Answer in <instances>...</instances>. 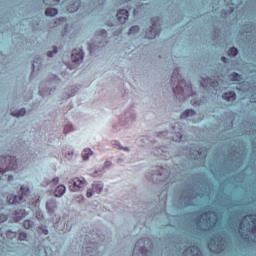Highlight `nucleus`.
Masks as SVG:
<instances>
[{
  "label": "nucleus",
  "instance_id": "obj_36",
  "mask_svg": "<svg viewBox=\"0 0 256 256\" xmlns=\"http://www.w3.org/2000/svg\"><path fill=\"white\" fill-rule=\"evenodd\" d=\"M44 235H49V230H44Z\"/></svg>",
  "mask_w": 256,
  "mask_h": 256
},
{
  "label": "nucleus",
  "instance_id": "obj_27",
  "mask_svg": "<svg viewBox=\"0 0 256 256\" xmlns=\"http://www.w3.org/2000/svg\"><path fill=\"white\" fill-rule=\"evenodd\" d=\"M5 221H7V215L0 214V223H5Z\"/></svg>",
  "mask_w": 256,
  "mask_h": 256
},
{
  "label": "nucleus",
  "instance_id": "obj_30",
  "mask_svg": "<svg viewBox=\"0 0 256 256\" xmlns=\"http://www.w3.org/2000/svg\"><path fill=\"white\" fill-rule=\"evenodd\" d=\"M176 137H177L176 141H181L183 136L181 135V132H177Z\"/></svg>",
  "mask_w": 256,
  "mask_h": 256
},
{
  "label": "nucleus",
  "instance_id": "obj_35",
  "mask_svg": "<svg viewBox=\"0 0 256 256\" xmlns=\"http://www.w3.org/2000/svg\"><path fill=\"white\" fill-rule=\"evenodd\" d=\"M175 72L177 73L176 79H179L181 77V75H179V70H175Z\"/></svg>",
  "mask_w": 256,
  "mask_h": 256
},
{
  "label": "nucleus",
  "instance_id": "obj_10",
  "mask_svg": "<svg viewBox=\"0 0 256 256\" xmlns=\"http://www.w3.org/2000/svg\"><path fill=\"white\" fill-rule=\"evenodd\" d=\"M117 19L119 23L123 25V23H126L127 19H129V11L122 9L118 11L117 13Z\"/></svg>",
  "mask_w": 256,
  "mask_h": 256
},
{
  "label": "nucleus",
  "instance_id": "obj_16",
  "mask_svg": "<svg viewBox=\"0 0 256 256\" xmlns=\"http://www.w3.org/2000/svg\"><path fill=\"white\" fill-rule=\"evenodd\" d=\"M57 13H59V10L55 8H47L45 11V15H47V17H55Z\"/></svg>",
  "mask_w": 256,
  "mask_h": 256
},
{
  "label": "nucleus",
  "instance_id": "obj_14",
  "mask_svg": "<svg viewBox=\"0 0 256 256\" xmlns=\"http://www.w3.org/2000/svg\"><path fill=\"white\" fill-rule=\"evenodd\" d=\"M194 115H195V110H193V109H188V110L184 111V112L181 114L180 118H181V119H187V117H194Z\"/></svg>",
  "mask_w": 256,
  "mask_h": 256
},
{
  "label": "nucleus",
  "instance_id": "obj_1",
  "mask_svg": "<svg viewBox=\"0 0 256 256\" xmlns=\"http://www.w3.org/2000/svg\"><path fill=\"white\" fill-rule=\"evenodd\" d=\"M0 179H7V181H13V176L12 175H7V171H15L17 169V158L13 156H1L0 157Z\"/></svg>",
  "mask_w": 256,
  "mask_h": 256
},
{
  "label": "nucleus",
  "instance_id": "obj_28",
  "mask_svg": "<svg viewBox=\"0 0 256 256\" xmlns=\"http://www.w3.org/2000/svg\"><path fill=\"white\" fill-rule=\"evenodd\" d=\"M69 131H73V126H65L64 133H69Z\"/></svg>",
  "mask_w": 256,
  "mask_h": 256
},
{
  "label": "nucleus",
  "instance_id": "obj_34",
  "mask_svg": "<svg viewBox=\"0 0 256 256\" xmlns=\"http://www.w3.org/2000/svg\"><path fill=\"white\" fill-rule=\"evenodd\" d=\"M101 35H102V37H107V31L106 30H102L101 31Z\"/></svg>",
  "mask_w": 256,
  "mask_h": 256
},
{
  "label": "nucleus",
  "instance_id": "obj_23",
  "mask_svg": "<svg viewBox=\"0 0 256 256\" xmlns=\"http://www.w3.org/2000/svg\"><path fill=\"white\" fill-rule=\"evenodd\" d=\"M18 239H19L20 241H25V240L27 239V233H25V232H20V233H19V236H18Z\"/></svg>",
  "mask_w": 256,
  "mask_h": 256
},
{
  "label": "nucleus",
  "instance_id": "obj_37",
  "mask_svg": "<svg viewBox=\"0 0 256 256\" xmlns=\"http://www.w3.org/2000/svg\"><path fill=\"white\" fill-rule=\"evenodd\" d=\"M221 60H222L223 62H225V56H222V57H221Z\"/></svg>",
  "mask_w": 256,
  "mask_h": 256
},
{
  "label": "nucleus",
  "instance_id": "obj_18",
  "mask_svg": "<svg viewBox=\"0 0 256 256\" xmlns=\"http://www.w3.org/2000/svg\"><path fill=\"white\" fill-rule=\"evenodd\" d=\"M25 113H27V110H25V108H22V109H20L18 112H12L11 113V115L13 116V117H23V116H25Z\"/></svg>",
  "mask_w": 256,
  "mask_h": 256
},
{
  "label": "nucleus",
  "instance_id": "obj_11",
  "mask_svg": "<svg viewBox=\"0 0 256 256\" xmlns=\"http://www.w3.org/2000/svg\"><path fill=\"white\" fill-rule=\"evenodd\" d=\"M46 209L48 213H54L55 209H57V202L55 200H49L46 202Z\"/></svg>",
  "mask_w": 256,
  "mask_h": 256
},
{
  "label": "nucleus",
  "instance_id": "obj_6",
  "mask_svg": "<svg viewBox=\"0 0 256 256\" xmlns=\"http://www.w3.org/2000/svg\"><path fill=\"white\" fill-rule=\"evenodd\" d=\"M85 185H87V180L83 177H75L69 181V189L74 192L81 191V189H84Z\"/></svg>",
  "mask_w": 256,
  "mask_h": 256
},
{
  "label": "nucleus",
  "instance_id": "obj_33",
  "mask_svg": "<svg viewBox=\"0 0 256 256\" xmlns=\"http://www.w3.org/2000/svg\"><path fill=\"white\" fill-rule=\"evenodd\" d=\"M65 21H67L66 18H60V19H58V23H59V24L65 23Z\"/></svg>",
  "mask_w": 256,
  "mask_h": 256
},
{
  "label": "nucleus",
  "instance_id": "obj_26",
  "mask_svg": "<svg viewBox=\"0 0 256 256\" xmlns=\"http://www.w3.org/2000/svg\"><path fill=\"white\" fill-rule=\"evenodd\" d=\"M55 54H57V47H54L52 52L49 51V52L47 53V56H48V57H53V55H55Z\"/></svg>",
  "mask_w": 256,
  "mask_h": 256
},
{
  "label": "nucleus",
  "instance_id": "obj_19",
  "mask_svg": "<svg viewBox=\"0 0 256 256\" xmlns=\"http://www.w3.org/2000/svg\"><path fill=\"white\" fill-rule=\"evenodd\" d=\"M235 97H237V95L235 94V92H230V93H225V99L226 101H229V99H235Z\"/></svg>",
  "mask_w": 256,
  "mask_h": 256
},
{
  "label": "nucleus",
  "instance_id": "obj_25",
  "mask_svg": "<svg viewBox=\"0 0 256 256\" xmlns=\"http://www.w3.org/2000/svg\"><path fill=\"white\" fill-rule=\"evenodd\" d=\"M45 5H53V3H59L60 0H43Z\"/></svg>",
  "mask_w": 256,
  "mask_h": 256
},
{
  "label": "nucleus",
  "instance_id": "obj_2",
  "mask_svg": "<svg viewBox=\"0 0 256 256\" xmlns=\"http://www.w3.org/2000/svg\"><path fill=\"white\" fill-rule=\"evenodd\" d=\"M240 231H247L256 235V214L244 216L239 224Z\"/></svg>",
  "mask_w": 256,
  "mask_h": 256
},
{
  "label": "nucleus",
  "instance_id": "obj_7",
  "mask_svg": "<svg viewBox=\"0 0 256 256\" xmlns=\"http://www.w3.org/2000/svg\"><path fill=\"white\" fill-rule=\"evenodd\" d=\"M200 85L204 89H214L215 91H219V82L213 81V78L202 79V81L200 82Z\"/></svg>",
  "mask_w": 256,
  "mask_h": 256
},
{
  "label": "nucleus",
  "instance_id": "obj_3",
  "mask_svg": "<svg viewBox=\"0 0 256 256\" xmlns=\"http://www.w3.org/2000/svg\"><path fill=\"white\" fill-rule=\"evenodd\" d=\"M20 196H15L13 194H10L7 196L9 205H17L24 203V201H27V198L29 197V194L31 191H29V187L27 186H21L20 188Z\"/></svg>",
  "mask_w": 256,
  "mask_h": 256
},
{
  "label": "nucleus",
  "instance_id": "obj_21",
  "mask_svg": "<svg viewBox=\"0 0 256 256\" xmlns=\"http://www.w3.org/2000/svg\"><path fill=\"white\" fill-rule=\"evenodd\" d=\"M139 31V26H132L129 30V35H135Z\"/></svg>",
  "mask_w": 256,
  "mask_h": 256
},
{
  "label": "nucleus",
  "instance_id": "obj_39",
  "mask_svg": "<svg viewBox=\"0 0 256 256\" xmlns=\"http://www.w3.org/2000/svg\"><path fill=\"white\" fill-rule=\"evenodd\" d=\"M77 9H79V7H76V8L74 9V11H77Z\"/></svg>",
  "mask_w": 256,
  "mask_h": 256
},
{
  "label": "nucleus",
  "instance_id": "obj_38",
  "mask_svg": "<svg viewBox=\"0 0 256 256\" xmlns=\"http://www.w3.org/2000/svg\"><path fill=\"white\" fill-rule=\"evenodd\" d=\"M35 203H39V198H37L36 202Z\"/></svg>",
  "mask_w": 256,
  "mask_h": 256
},
{
  "label": "nucleus",
  "instance_id": "obj_31",
  "mask_svg": "<svg viewBox=\"0 0 256 256\" xmlns=\"http://www.w3.org/2000/svg\"><path fill=\"white\" fill-rule=\"evenodd\" d=\"M52 183L53 185H57V183H59V177H55L54 179H52Z\"/></svg>",
  "mask_w": 256,
  "mask_h": 256
},
{
  "label": "nucleus",
  "instance_id": "obj_13",
  "mask_svg": "<svg viewBox=\"0 0 256 256\" xmlns=\"http://www.w3.org/2000/svg\"><path fill=\"white\" fill-rule=\"evenodd\" d=\"M65 185H59L54 192L55 197H63V195H65Z\"/></svg>",
  "mask_w": 256,
  "mask_h": 256
},
{
  "label": "nucleus",
  "instance_id": "obj_9",
  "mask_svg": "<svg viewBox=\"0 0 256 256\" xmlns=\"http://www.w3.org/2000/svg\"><path fill=\"white\" fill-rule=\"evenodd\" d=\"M71 59L73 63L79 65L83 61V50L74 49L72 50Z\"/></svg>",
  "mask_w": 256,
  "mask_h": 256
},
{
  "label": "nucleus",
  "instance_id": "obj_22",
  "mask_svg": "<svg viewBox=\"0 0 256 256\" xmlns=\"http://www.w3.org/2000/svg\"><path fill=\"white\" fill-rule=\"evenodd\" d=\"M231 79L233 81H239L241 79V75H239L238 73H232L231 74Z\"/></svg>",
  "mask_w": 256,
  "mask_h": 256
},
{
  "label": "nucleus",
  "instance_id": "obj_24",
  "mask_svg": "<svg viewBox=\"0 0 256 256\" xmlns=\"http://www.w3.org/2000/svg\"><path fill=\"white\" fill-rule=\"evenodd\" d=\"M24 227L26 229H29L30 227H33V222L31 220H25L24 221Z\"/></svg>",
  "mask_w": 256,
  "mask_h": 256
},
{
  "label": "nucleus",
  "instance_id": "obj_12",
  "mask_svg": "<svg viewBox=\"0 0 256 256\" xmlns=\"http://www.w3.org/2000/svg\"><path fill=\"white\" fill-rule=\"evenodd\" d=\"M25 215H27V212H25V210H21L20 209L18 211H15V213H14V221L16 223H19V220L25 218Z\"/></svg>",
  "mask_w": 256,
  "mask_h": 256
},
{
  "label": "nucleus",
  "instance_id": "obj_40",
  "mask_svg": "<svg viewBox=\"0 0 256 256\" xmlns=\"http://www.w3.org/2000/svg\"><path fill=\"white\" fill-rule=\"evenodd\" d=\"M181 83H183V81L178 82L179 85H181Z\"/></svg>",
  "mask_w": 256,
  "mask_h": 256
},
{
  "label": "nucleus",
  "instance_id": "obj_15",
  "mask_svg": "<svg viewBox=\"0 0 256 256\" xmlns=\"http://www.w3.org/2000/svg\"><path fill=\"white\" fill-rule=\"evenodd\" d=\"M91 155H93V150L89 148L84 149V151L82 152L83 161H87V159H89Z\"/></svg>",
  "mask_w": 256,
  "mask_h": 256
},
{
  "label": "nucleus",
  "instance_id": "obj_17",
  "mask_svg": "<svg viewBox=\"0 0 256 256\" xmlns=\"http://www.w3.org/2000/svg\"><path fill=\"white\" fill-rule=\"evenodd\" d=\"M92 188H93V190H94L96 193H101V191H103V183H101V182H95V183L92 185Z\"/></svg>",
  "mask_w": 256,
  "mask_h": 256
},
{
  "label": "nucleus",
  "instance_id": "obj_20",
  "mask_svg": "<svg viewBox=\"0 0 256 256\" xmlns=\"http://www.w3.org/2000/svg\"><path fill=\"white\" fill-rule=\"evenodd\" d=\"M237 53H239V51L235 47H232L228 50V55H232V57L237 56Z\"/></svg>",
  "mask_w": 256,
  "mask_h": 256
},
{
  "label": "nucleus",
  "instance_id": "obj_8",
  "mask_svg": "<svg viewBox=\"0 0 256 256\" xmlns=\"http://www.w3.org/2000/svg\"><path fill=\"white\" fill-rule=\"evenodd\" d=\"M201 255H202L201 249L195 245L187 247L183 252V256H201Z\"/></svg>",
  "mask_w": 256,
  "mask_h": 256
},
{
  "label": "nucleus",
  "instance_id": "obj_5",
  "mask_svg": "<svg viewBox=\"0 0 256 256\" xmlns=\"http://www.w3.org/2000/svg\"><path fill=\"white\" fill-rule=\"evenodd\" d=\"M151 26L146 32L147 39H155L158 37V35L161 33V18L160 17H154L151 18Z\"/></svg>",
  "mask_w": 256,
  "mask_h": 256
},
{
  "label": "nucleus",
  "instance_id": "obj_41",
  "mask_svg": "<svg viewBox=\"0 0 256 256\" xmlns=\"http://www.w3.org/2000/svg\"><path fill=\"white\" fill-rule=\"evenodd\" d=\"M32 66H33V69H35V64H32Z\"/></svg>",
  "mask_w": 256,
  "mask_h": 256
},
{
  "label": "nucleus",
  "instance_id": "obj_29",
  "mask_svg": "<svg viewBox=\"0 0 256 256\" xmlns=\"http://www.w3.org/2000/svg\"><path fill=\"white\" fill-rule=\"evenodd\" d=\"M86 197H88V199L91 198V197H93V189H88V190H87Z\"/></svg>",
  "mask_w": 256,
  "mask_h": 256
},
{
  "label": "nucleus",
  "instance_id": "obj_32",
  "mask_svg": "<svg viewBox=\"0 0 256 256\" xmlns=\"http://www.w3.org/2000/svg\"><path fill=\"white\" fill-rule=\"evenodd\" d=\"M37 219H43V214L41 212L36 213Z\"/></svg>",
  "mask_w": 256,
  "mask_h": 256
},
{
  "label": "nucleus",
  "instance_id": "obj_4",
  "mask_svg": "<svg viewBox=\"0 0 256 256\" xmlns=\"http://www.w3.org/2000/svg\"><path fill=\"white\" fill-rule=\"evenodd\" d=\"M208 247L210 251L214 253H219L220 251H225V237L215 235L208 242Z\"/></svg>",
  "mask_w": 256,
  "mask_h": 256
}]
</instances>
